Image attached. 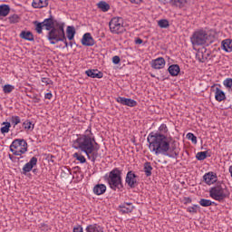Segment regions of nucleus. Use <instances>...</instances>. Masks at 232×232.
<instances>
[{"instance_id": "obj_23", "label": "nucleus", "mask_w": 232, "mask_h": 232, "mask_svg": "<svg viewBox=\"0 0 232 232\" xmlns=\"http://www.w3.org/2000/svg\"><path fill=\"white\" fill-rule=\"evenodd\" d=\"M86 232H104L102 227L97 224L88 225L85 228Z\"/></svg>"}, {"instance_id": "obj_43", "label": "nucleus", "mask_w": 232, "mask_h": 232, "mask_svg": "<svg viewBox=\"0 0 232 232\" xmlns=\"http://www.w3.org/2000/svg\"><path fill=\"white\" fill-rule=\"evenodd\" d=\"M187 211L188 213H197V211H198V205H193L192 207H188L187 208Z\"/></svg>"}, {"instance_id": "obj_29", "label": "nucleus", "mask_w": 232, "mask_h": 232, "mask_svg": "<svg viewBox=\"0 0 232 232\" xmlns=\"http://www.w3.org/2000/svg\"><path fill=\"white\" fill-rule=\"evenodd\" d=\"M67 38L69 39V41H72V39L75 37V27L73 26H67Z\"/></svg>"}, {"instance_id": "obj_42", "label": "nucleus", "mask_w": 232, "mask_h": 232, "mask_svg": "<svg viewBox=\"0 0 232 232\" xmlns=\"http://www.w3.org/2000/svg\"><path fill=\"white\" fill-rule=\"evenodd\" d=\"M187 139L188 140H191V142H193V144H197V136H195V134L188 132L187 134Z\"/></svg>"}, {"instance_id": "obj_44", "label": "nucleus", "mask_w": 232, "mask_h": 232, "mask_svg": "<svg viewBox=\"0 0 232 232\" xmlns=\"http://www.w3.org/2000/svg\"><path fill=\"white\" fill-rule=\"evenodd\" d=\"M72 232H84L82 226L77 225L73 227Z\"/></svg>"}, {"instance_id": "obj_33", "label": "nucleus", "mask_w": 232, "mask_h": 232, "mask_svg": "<svg viewBox=\"0 0 232 232\" xmlns=\"http://www.w3.org/2000/svg\"><path fill=\"white\" fill-rule=\"evenodd\" d=\"M196 159L198 160H206L208 159V151H200L196 154Z\"/></svg>"}, {"instance_id": "obj_53", "label": "nucleus", "mask_w": 232, "mask_h": 232, "mask_svg": "<svg viewBox=\"0 0 232 232\" xmlns=\"http://www.w3.org/2000/svg\"><path fill=\"white\" fill-rule=\"evenodd\" d=\"M70 46H73V45L72 44V43H70Z\"/></svg>"}, {"instance_id": "obj_12", "label": "nucleus", "mask_w": 232, "mask_h": 232, "mask_svg": "<svg viewBox=\"0 0 232 232\" xmlns=\"http://www.w3.org/2000/svg\"><path fill=\"white\" fill-rule=\"evenodd\" d=\"M203 180L208 186H211L218 180V178L217 177V173L210 171L204 174Z\"/></svg>"}, {"instance_id": "obj_50", "label": "nucleus", "mask_w": 232, "mask_h": 232, "mask_svg": "<svg viewBox=\"0 0 232 232\" xmlns=\"http://www.w3.org/2000/svg\"><path fill=\"white\" fill-rule=\"evenodd\" d=\"M142 43H143V41H142V39H140V38H137V39L135 40V44H142Z\"/></svg>"}, {"instance_id": "obj_2", "label": "nucleus", "mask_w": 232, "mask_h": 232, "mask_svg": "<svg viewBox=\"0 0 232 232\" xmlns=\"http://www.w3.org/2000/svg\"><path fill=\"white\" fill-rule=\"evenodd\" d=\"M97 146H99V144L95 141V136H93L92 132V127H88L83 134H81L72 141V148L83 151L87 159L92 162H95L97 157H99V147Z\"/></svg>"}, {"instance_id": "obj_15", "label": "nucleus", "mask_w": 232, "mask_h": 232, "mask_svg": "<svg viewBox=\"0 0 232 232\" xmlns=\"http://www.w3.org/2000/svg\"><path fill=\"white\" fill-rule=\"evenodd\" d=\"M82 44L83 46H93L95 44V40L92 37V34L86 33L82 38Z\"/></svg>"}, {"instance_id": "obj_3", "label": "nucleus", "mask_w": 232, "mask_h": 232, "mask_svg": "<svg viewBox=\"0 0 232 232\" xmlns=\"http://www.w3.org/2000/svg\"><path fill=\"white\" fill-rule=\"evenodd\" d=\"M107 182L109 187L112 191H117V189H122L124 185L122 184V170H120L119 168H115L106 174Z\"/></svg>"}, {"instance_id": "obj_49", "label": "nucleus", "mask_w": 232, "mask_h": 232, "mask_svg": "<svg viewBox=\"0 0 232 232\" xmlns=\"http://www.w3.org/2000/svg\"><path fill=\"white\" fill-rule=\"evenodd\" d=\"M130 3H134V5H140L142 3V0H130Z\"/></svg>"}, {"instance_id": "obj_10", "label": "nucleus", "mask_w": 232, "mask_h": 232, "mask_svg": "<svg viewBox=\"0 0 232 232\" xmlns=\"http://www.w3.org/2000/svg\"><path fill=\"white\" fill-rule=\"evenodd\" d=\"M125 184L129 186L130 189H133L139 186V181L137 180V175L133 170L128 171L125 177Z\"/></svg>"}, {"instance_id": "obj_7", "label": "nucleus", "mask_w": 232, "mask_h": 232, "mask_svg": "<svg viewBox=\"0 0 232 232\" xmlns=\"http://www.w3.org/2000/svg\"><path fill=\"white\" fill-rule=\"evenodd\" d=\"M50 44H57V43H63L65 48H68V41L66 40V34H64V29L59 27L58 31H52L49 34Z\"/></svg>"}, {"instance_id": "obj_31", "label": "nucleus", "mask_w": 232, "mask_h": 232, "mask_svg": "<svg viewBox=\"0 0 232 232\" xmlns=\"http://www.w3.org/2000/svg\"><path fill=\"white\" fill-rule=\"evenodd\" d=\"M9 121H10V124H11V126H13V128H15V126H17V124H21V118L19 116L13 115V116H11Z\"/></svg>"}, {"instance_id": "obj_34", "label": "nucleus", "mask_w": 232, "mask_h": 232, "mask_svg": "<svg viewBox=\"0 0 232 232\" xmlns=\"http://www.w3.org/2000/svg\"><path fill=\"white\" fill-rule=\"evenodd\" d=\"M158 26H160V28H169V21L166 19L159 20Z\"/></svg>"}, {"instance_id": "obj_46", "label": "nucleus", "mask_w": 232, "mask_h": 232, "mask_svg": "<svg viewBox=\"0 0 232 232\" xmlns=\"http://www.w3.org/2000/svg\"><path fill=\"white\" fill-rule=\"evenodd\" d=\"M112 63H113V64H119V63H121V57H119V56H114L113 58H112Z\"/></svg>"}, {"instance_id": "obj_27", "label": "nucleus", "mask_w": 232, "mask_h": 232, "mask_svg": "<svg viewBox=\"0 0 232 232\" xmlns=\"http://www.w3.org/2000/svg\"><path fill=\"white\" fill-rule=\"evenodd\" d=\"M190 0H170L171 5L173 6H179V8H182V6H186Z\"/></svg>"}, {"instance_id": "obj_38", "label": "nucleus", "mask_w": 232, "mask_h": 232, "mask_svg": "<svg viewBox=\"0 0 232 232\" xmlns=\"http://www.w3.org/2000/svg\"><path fill=\"white\" fill-rule=\"evenodd\" d=\"M15 90V87L14 85L6 84L3 87L4 93H12Z\"/></svg>"}, {"instance_id": "obj_22", "label": "nucleus", "mask_w": 232, "mask_h": 232, "mask_svg": "<svg viewBox=\"0 0 232 232\" xmlns=\"http://www.w3.org/2000/svg\"><path fill=\"white\" fill-rule=\"evenodd\" d=\"M222 50H224V52H227V53H230V52H232L231 39H226L222 42Z\"/></svg>"}, {"instance_id": "obj_48", "label": "nucleus", "mask_w": 232, "mask_h": 232, "mask_svg": "<svg viewBox=\"0 0 232 232\" xmlns=\"http://www.w3.org/2000/svg\"><path fill=\"white\" fill-rule=\"evenodd\" d=\"M52 97H53V95L52 94V92H47L44 95L45 99H48L49 101L52 99Z\"/></svg>"}, {"instance_id": "obj_18", "label": "nucleus", "mask_w": 232, "mask_h": 232, "mask_svg": "<svg viewBox=\"0 0 232 232\" xmlns=\"http://www.w3.org/2000/svg\"><path fill=\"white\" fill-rule=\"evenodd\" d=\"M92 192L98 197L101 195H104L106 193V185L102 183L95 185L92 188Z\"/></svg>"}, {"instance_id": "obj_11", "label": "nucleus", "mask_w": 232, "mask_h": 232, "mask_svg": "<svg viewBox=\"0 0 232 232\" xmlns=\"http://www.w3.org/2000/svg\"><path fill=\"white\" fill-rule=\"evenodd\" d=\"M37 166V157H33L29 160V162L25 163L22 169L23 175H26L27 173H30L34 168Z\"/></svg>"}, {"instance_id": "obj_20", "label": "nucleus", "mask_w": 232, "mask_h": 232, "mask_svg": "<svg viewBox=\"0 0 232 232\" xmlns=\"http://www.w3.org/2000/svg\"><path fill=\"white\" fill-rule=\"evenodd\" d=\"M168 71L171 77H177L180 73V66L179 64H172L169 67Z\"/></svg>"}, {"instance_id": "obj_21", "label": "nucleus", "mask_w": 232, "mask_h": 232, "mask_svg": "<svg viewBox=\"0 0 232 232\" xmlns=\"http://www.w3.org/2000/svg\"><path fill=\"white\" fill-rule=\"evenodd\" d=\"M32 6L34 8H45V6H48V0H34Z\"/></svg>"}, {"instance_id": "obj_17", "label": "nucleus", "mask_w": 232, "mask_h": 232, "mask_svg": "<svg viewBox=\"0 0 232 232\" xmlns=\"http://www.w3.org/2000/svg\"><path fill=\"white\" fill-rule=\"evenodd\" d=\"M119 208L121 213H131V211L135 209V207L130 202H124L123 204H121Z\"/></svg>"}, {"instance_id": "obj_19", "label": "nucleus", "mask_w": 232, "mask_h": 232, "mask_svg": "<svg viewBox=\"0 0 232 232\" xmlns=\"http://www.w3.org/2000/svg\"><path fill=\"white\" fill-rule=\"evenodd\" d=\"M215 99L216 101H218V102H222V101H226V93L218 87L216 88Z\"/></svg>"}, {"instance_id": "obj_4", "label": "nucleus", "mask_w": 232, "mask_h": 232, "mask_svg": "<svg viewBox=\"0 0 232 232\" xmlns=\"http://www.w3.org/2000/svg\"><path fill=\"white\" fill-rule=\"evenodd\" d=\"M9 150L13 155L23 159V155L28 151V142L24 139H15L11 143Z\"/></svg>"}, {"instance_id": "obj_28", "label": "nucleus", "mask_w": 232, "mask_h": 232, "mask_svg": "<svg viewBox=\"0 0 232 232\" xmlns=\"http://www.w3.org/2000/svg\"><path fill=\"white\" fill-rule=\"evenodd\" d=\"M97 6L102 12H108L110 10V4L106 3L105 1H100L97 4Z\"/></svg>"}, {"instance_id": "obj_30", "label": "nucleus", "mask_w": 232, "mask_h": 232, "mask_svg": "<svg viewBox=\"0 0 232 232\" xmlns=\"http://www.w3.org/2000/svg\"><path fill=\"white\" fill-rule=\"evenodd\" d=\"M1 129H0V132L5 135V133H8V131H10V128H12V124L8 121H4L2 123Z\"/></svg>"}, {"instance_id": "obj_41", "label": "nucleus", "mask_w": 232, "mask_h": 232, "mask_svg": "<svg viewBox=\"0 0 232 232\" xmlns=\"http://www.w3.org/2000/svg\"><path fill=\"white\" fill-rule=\"evenodd\" d=\"M9 23H11V24H15L16 23H19V15L17 14H13L11 16H9Z\"/></svg>"}, {"instance_id": "obj_37", "label": "nucleus", "mask_w": 232, "mask_h": 232, "mask_svg": "<svg viewBox=\"0 0 232 232\" xmlns=\"http://www.w3.org/2000/svg\"><path fill=\"white\" fill-rule=\"evenodd\" d=\"M196 57L198 59V61H199V63H206V61L208 60V57L204 55L203 52H198L196 54Z\"/></svg>"}, {"instance_id": "obj_32", "label": "nucleus", "mask_w": 232, "mask_h": 232, "mask_svg": "<svg viewBox=\"0 0 232 232\" xmlns=\"http://www.w3.org/2000/svg\"><path fill=\"white\" fill-rule=\"evenodd\" d=\"M199 204L202 206V208H209V206H212V204H215V202L209 199L201 198L199 200Z\"/></svg>"}, {"instance_id": "obj_47", "label": "nucleus", "mask_w": 232, "mask_h": 232, "mask_svg": "<svg viewBox=\"0 0 232 232\" xmlns=\"http://www.w3.org/2000/svg\"><path fill=\"white\" fill-rule=\"evenodd\" d=\"M42 82H44V84H46V86H48V84H52V80L48 78H42Z\"/></svg>"}, {"instance_id": "obj_52", "label": "nucleus", "mask_w": 232, "mask_h": 232, "mask_svg": "<svg viewBox=\"0 0 232 232\" xmlns=\"http://www.w3.org/2000/svg\"><path fill=\"white\" fill-rule=\"evenodd\" d=\"M34 102H39V99H36V100L34 101Z\"/></svg>"}, {"instance_id": "obj_25", "label": "nucleus", "mask_w": 232, "mask_h": 232, "mask_svg": "<svg viewBox=\"0 0 232 232\" xmlns=\"http://www.w3.org/2000/svg\"><path fill=\"white\" fill-rule=\"evenodd\" d=\"M10 14V5H0V17H6Z\"/></svg>"}, {"instance_id": "obj_45", "label": "nucleus", "mask_w": 232, "mask_h": 232, "mask_svg": "<svg viewBox=\"0 0 232 232\" xmlns=\"http://www.w3.org/2000/svg\"><path fill=\"white\" fill-rule=\"evenodd\" d=\"M39 227L42 231H48L49 229L48 225H46L45 223H41L39 225Z\"/></svg>"}, {"instance_id": "obj_8", "label": "nucleus", "mask_w": 232, "mask_h": 232, "mask_svg": "<svg viewBox=\"0 0 232 232\" xmlns=\"http://www.w3.org/2000/svg\"><path fill=\"white\" fill-rule=\"evenodd\" d=\"M42 23L45 30L48 32L46 35L48 41H50V34H52V32L58 31L60 27H63V30H64L63 22L53 21L52 18H46Z\"/></svg>"}, {"instance_id": "obj_24", "label": "nucleus", "mask_w": 232, "mask_h": 232, "mask_svg": "<svg viewBox=\"0 0 232 232\" xmlns=\"http://www.w3.org/2000/svg\"><path fill=\"white\" fill-rule=\"evenodd\" d=\"M21 39H24L25 41H34V34L30 31H22L20 33Z\"/></svg>"}, {"instance_id": "obj_6", "label": "nucleus", "mask_w": 232, "mask_h": 232, "mask_svg": "<svg viewBox=\"0 0 232 232\" xmlns=\"http://www.w3.org/2000/svg\"><path fill=\"white\" fill-rule=\"evenodd\" d=\"M208 39L209 34H208V32L204 29L195 31L190 37L193 46H202V44H206V43H208Z\"/></svg>"}, {"instance_id": "obj_9", "label": "nucleus", "mask_w": 232, "mask_h": 232, "mask_svg": "<svg viewBox=\"0 0 232 232\" xmlns=\"http://www.w3.org/2000/svg\"><path fill=\"white\" fill-rule=\"evenodd\" d=\"M109 28L111 34H123L126 32V28L124 27V19L122 17H113L109 23Z\"/></svg>"}, {"instance_id": "obj_1", "label": "nucleus", "mask_w": 232, "mask_h": 232, "mask_svg": "<svg viewBox=\"0 0 232 232\" xmlns=\"http://www.w3.org/2000/svg\"><path fill=\"white\" fill-rule=\"evenodd\" d=\"M168 133V126L162 123L159 127L157 132H150L147 137L149 142V150L150 153L156 155H165L169 159H178L180 153V149L177 147L175 141L169 145V139L166 136Z\"/></svg>"}, {"instance_id": "obj_40", "label": "nucleus", "mask_w": 232, "mask_h": 232, "mask_svg": "<svg viewBox=\"0 0 232 232\" xmlns=\"http://www.w3.org/2000/svg\"><path fill=\"white\" fill-rule=\"evenodd\" d=\"M23 126L24 130H28L29 131H32V130H34V124L28 120L24 121Z\"/></svg>"}, {"instance_id": "obj_36", "label": "nucleus", "mask_w": 232, "mask_h": 232, "mask_svg": "<svg viewBox=\"0 0 232 232\" xmlns=\"http://www.w3.org/2000/svg\"><path fill=\"white\" fill-rule=\"evenodd\" d=\"M223 86H225V88H227V90H232V78H226L223 81Z\"/></svg>"}, {"instance_id": "obj_16", "label": "nucleus", "mask_w": 232, "mask_h": 232, "mask_svg": "<svg viewBox=\"0 0 232 232\" xmlns=\"http://www.w3.org/2000/svg\"><path fill=\"white\" fill-rule=\"evenodd\" d=\"M87 77H91L92 79H102L103 73L99 70L89 69L85 72Z\"/></svg>"}, {"instance_id": "obj_14", "label": "nucleus", "mask_w": 232, "mask_h": 232, "mask_svg": "<svg viewBox=\"0 0 232 232\" xmlns=\"http://www.w3.org/2000/svg\"><path fill=\"white\" fill-rule=\"evenodd\" d=\"M150 66L154 70H162V68H164V66H166V60L162 57L154 59L151 61Z\"/></svg>"}, {"instance_id": "obj_51", "label": "nucleus", "mask_w": 232, "mask_h": 232, "mask_svg": "<svg viewBox=\"0 0 232 232\" xmlns=\"http://www.w3.org/2000/svg\"><path fill=\"white\" fill-rule=\"evenodd\" d=\"M184 201H185V204H191V198H185Z\"/></svg>"}, {"instance_id": "obj_35", "label": "nucleus", "mask_w": 232, "mask_h": 232, "mask_svg": "<svg viewBox=\"0 0 232 232\" xmlns=\"http://www.w3.org/2000/svg\"><path fill=\"white\" fill-rule=\"evenodd\" d=\"M34 24L35 25V31L37 32V34H43V28H44L43 22L41 23L35 21Z\"/></svg>"}, {"instance_id": "obj_39", "label": "nucleus", "mask_w": 232, "mask_h": 232, "mask_svg": "<svg viewBox=\"0 0 232 232\" xmlns=\"http://www.w3.org/2000/svg\"><path fill=\"white\" fill-rule=\"evenodd\" d=\"M73 158L76 159V160H79L81 164H84V162H86V158H84L83 155L79 154L77 152L73 154Z\"/></svg>"}, {"instance_id": "obj_26", "label": "nucleus", "mask_w": 232, "mask_h": 232, "mask_svg": "<svg viewBox=\"0 0 232 232\" xmlns=\"http://www.w3.org/2000/svg\"><path fill=\"white\" fill-rule=\"evenodd\" d=\"M143 171L146 177H151V171H153V167H151L150 162H145L143 166Z\"/></svg>"}, {"instance_id": "obj_13", "label": "nucleus", "mask_w": 232, "mask_h": 232, "mask_svg": "<svg viewBox=\"0 0 232 232\" xmlns=\"http://www.w3.org/2000/svg\"><path fill=\"white\" fill-rule=\"evenodd\" d=\"M116 102L122 104V106H129L130 108H135L137 106V101L130 98L118 97L116 98Z\"/></svg>"}, {"instance_id": "obj_5", "label": "nucleus", "mask_w": 232, "mask_h": 232, "mask_svg": "<svg viewBox=\"0 0 232 232\" xmlns=\"http://www.w3.org/2000/svg\"><path fill=\"white\" fill-rule=\"evenodd\" d=\"M229 189L227 188H222L221 186L213 187L209 189V196L214 200H218V202H222L225 198H229Z\"/></svg>"}]
</instances>
